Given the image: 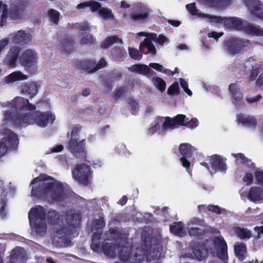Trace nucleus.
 <instances>
[{
  "mask_svg": "<svg viewBox=\"0 0 263 263\" xmlns=\"http://www.w3.org/2000/svg\"><path fill=\"white\" fill-rule=\"evenodd\" d=\"M152 82L154 85L161 92H163L166 89V83L162 78L158 77H153Z\"/></svg>",
  "mask_w": 263,
  "mask_h": 263,
  "instance_id": "39",
  "label": "nucleus"
},
{
  "mask_svg": "<svg viewBox=\"0 0 263 263\" xmlns=\"http://www.w3.org/2000/svg\"><path fill=\"white\" fill-rule=\"evenodd\" d=\"M95 42L96 40L92 35L87 34L82 37L80 43L81 45L93 44Z\"/></svg>",
  "mask_w": 263,
  "mask_h": 263,
  "instance_id": "48",
  "label": "nucleus"
},
{
  "mask_svg": "<svg viewBox=\"0 0 263 263\" xmlns=\"http://www.w3.org/2000/svg\"><path fill=\"white\" fill-rule=\"evenodd\" d=\"M126 91V88L125 87H120L118 88L114 94V98L116 100H118L122 96H123Z\"/></svg>",
  "mask_w": 263,
  "mask_h": 263,
  "instance_id": "52",
  "label": "nucleus"
},
{
  "mask_svg": "<svg viewBox=\"0 0 263 263\" xmlns=\"http://www.w3.org/2000/svg\"><path fill=\"white\" fill-rule=\"evenodd\" d=\"M95 226L97 227V230L100 231L103 230V228L105 226V223L103 218L96 219L95 220Z\"/></svg>",
  "mask_w": 263,
  "mask_h": 263,
  "instance_id": "58",
  "label": "nucleus"
},
{
  "mask_svg": "<svg viewBox=\"0 0 263 263\" xmlns=\"http://www.w3.org/2000/svg\"><path fill=\"white\" fill-rule=\"evenodd\" d=\"M36 183H39V184L33 186L31 190L33 196L49 204L63 202L66 200L67 195L63 185L53 178L45 174H41L31 182L32 184Z\"/></svg>",
  "mask_w": 263,
  "mask_h": 263,
  "instance_id": "2",
  "label": "nucleus"
},
{
  "mask_svg": "<svg viewBox=\"0 0 263 263\" xmlns=\"http://www.w3.org/2000/svg\"><path fill=\"white\" fill-rule=\"evenodd\" d=\"M259 68L252 69L251 72L250 76H249V80L250 81H253L256 80L257 76L259 74Z\"/></svg>",
  "mask_w": 263,
  "mask_h": 263,
  "instance_id": "60",
  "label": "nucleus"
},
{
  "mask_svg": "<svg viewBox=\"0 0 263 263\" xmlns=\"http://www.w3.org/2000/svg\"><path fill=\"white\" fill-rule=\"evenodd\" d=\"M82 216L80 212H76L73 210H69L65 214V223L57 231L59 234L68 239L77 237L78 229L81 226Z\"/></svg>",
  "mask_w": 263,
  "mask_h": 263,
  "instance_id": "3",
  "label": "nucleus"
},
{
  "mask_svg": "<svg viewBox=\"0 0 263 263\" xmlns=\"http://www.w3.org/2000/svg\"><path fill=\"white\" fill-rule=\"evenodd\" d=\"M46 215L47 221L49 224L54 226L58 224L60 219V215L57 211L50 209Z\"/></svg>",
  "mask_w": 263,
  "mask_h": 263,
  "instance_id": "25",
  "label": "nucleus"
},
{
  "mask_svg": "<svg viewBox=\"0 0 263 263\" xmlns=\"http://www.w3.org/2000/svg\"><path fill=\"white\" fill-rule=\"evenodd\" d=\"M74 40L71 36L63 39L61 42L63 51L66 54H70L73 50Z\"/></svg>",
  "mask_w": 263,
  "mask_h": 263,
  "instance_id": "30",
  "label": "nucleus"
},
{
  "mask_svg": "<svg viewBox=\"0 0 263 263\" xmlns=\"http://www.w3.org/2000/svg\"><path fill=\"white\" fill-rule=\"evenodd\" d=\"M183 224L181 222H174L170 226V230L171 233L175 235H179L183 231Z\"/></svg>",
  "mask_w": 263,
  "mask_h": 263,
  "instance_id": "40",
  "label": "nucleus"
},
{
  "mask_svg": "<svg viewBox=\"0 0 263 263\" xmlns=\"http://www.w3.org/2000/svg\"><path fill=\"white\" fill-rule=\"evenodd\" d=\"M107 65V62L104 59H101L97 64L95 63V70H97L105 67Z\"/></svg>",
  "mask_w": 263,
  "mask_h": 263,
  "instance_id": "61",
  "label": "nucleus"
},
{
  "mask_svg": "<svg viewBox=\"0 0 263 263\" xmlns=\"http://www.w3.org/2000/svg\"><path fill=\"white\" fill-rule=\"evenodd\" d=\"M179 152L182 157L190 158L192 156V153L195 149L189 143H183L179 145Z\"/></svg>",
  "mask_w": 263,
  "mask_h": 263,
  "instance_id": "26",
  "label": "nucleus"
},
{
  "mask_svg": "<svg viewBox=\"0 0 263 263\" xmlns=\"http://www.w3.org/2000/svg\"><path fill=\"white\" fill-rule=\"evenodd\" d=\"M20 61L25 69L30 74H34L36 70L37 57L36 53L33 50H26L20 57Z\"/></svg>",
  "mask_w": 263,
  "mask_h": 263,
  "instance_id": "8",
  "label": "nucleus"
},
{
  "mask_svg": "<svg viewBox=\"0 0 263 263\" xmlns=\"http://www.w3.org/2000/svg\"><path fill=\"white\" fill-rule=\"evenodd\" d=\"M234 251L238 259L242 261L245 259V253L246 252V246L243 243H240L234 246Z\"/></svg>",
  "mask_w": 263,
  "mask_h": 263,
  "instance_id": "34",
  "label": "nucleus"
},
{
  "mask_svg": "<svg viewBox=\"0 0 263 263\" xmlns=\"http://www.w3.org/2000/svg\"><path fill=\"white\" fill-rule=\"evenodd\" d=\"M251 44L248 40L233 37L225 40L223 47L229 54L234 55L243 52Z\"/></svg>",
  "mask_w": 263,
  "mask_h": 263,
  "instance_id": "5",
  "label": "nucleus"
},
{
  "mask_svg": "<svg viewBox=\"0 0 263 263\" xmlns=\"http://www.w3.org/2000/svg\"><path fill=\"white\" fill-rule=\"evenodd\" d=\"M27 79V77L26 75L24 74L22 72L17 71L9 74L7 77V81L10 83Z\"/></svg>",
  "mask_w": 263,
  "mask_h": 263,
  "instance_id": "36",
  "label": "nucleus"
},
{
  "mask_svg": "<svg viewBox=\"0 0 263 263\" xmlns=\"http://www.w3.org/2000/svg\"><path fill=\"white\" fill-rule=\"evenodd\" d=\"M75 66L77 69L88 73L95 72V62L92 60H85L77 61L75 63Z\"/></svg>",
  "mask_w": 263,
  "mask_h": 263,
  "instance_id": "19",
  "label": "nucleus"
},
{
  "mask_svg": "<svg viewBox=\"0 0 263 263\" xmlns=\"http://www.w3.org/2000/svg\"><path fill=\"white\" fill-rule=\"evenodd\" d=\"M229 90L233 99V103L235 105H241L243 103V93L240 87L237 83H232L229 86Z\"/></svg>",
  "mask_w": 263,
  "mask_h": 263,
  "instance_id": "15",
  "label": "nucleus"
},
{
  "mask_svg": "<svg viewBox=\"0 0 263 263\" xmlns=\"http://www.w3.org/2000/svg\"><path fill=\"white\" fill-rule=\"evenodd\" d=\"M206 232L204 230L197 227H191L188 230V234L190 236L201 239L205 236Z\"/></svg>",
  "mask_w": 263,
  "mask_h": 263,
  "instance_id": "35",
  "label": "nucleus"
},
{
  "mask_svg": "<svg viewBox=\"0 0 263 263\" xmlns=\"http://www.w3.org/2000/svg\"><path fill=\"white\" fill-rule=\"evenodd\" d=\"M123 43L122 40L118 36L112 35L107 36L101 44V47L103 49H107L115 43Z\"/></svg>",
  "mask_w": 263,
  "mask_h": 263,
  "instance_id": "29",
  "label": "nucleus"
},
{
  "mask_svg": "<svg viewBox=\"0 0 263 263\" xmlns=\"http://www.w3.org/2000/svg\"><path fill=\"white\" fill-rule=\"evenodd\" d=\"M187 159L189 158L185 157H181L180 158V161L182 164V165L186 170L189 169L191 166L190 162L187 160Z\"/></svg>",
  "mask_w": 263,
  "mask_h": 263,
  "instance_id": "62",
  "label": "nucleus"
},
{
  "mask_svg": "<svg viewBox=\"0 0 263 263\" xmlns=\"http://www.w3.org/2000/svg\"><path fill=\"white\" fill-rule=\"evenodd\" d=\"M248 34L255 36H263V29L260 26H256L252 24H249L243 28Z\"/></svg>",
  "mask_w": 263,
  "mask_h": 263,
  "instance_id": "28",
  "label": "nucleus"
},
{
  "mask_svg": "<svg viewBox=\"0 0 263 263\" xmlns=\"http://www.w3.org/2000/svg\"><path fill=\"white\" fill-rule=\"evenodd\" d=\"M199 124L198 120L196 118H192L191 120L188 121L187 119L185 120V126L189 128H196Z\"/></svg>",
  "mask_w": 263,
  "mask_h": 263,
  "instance_id": "54",
  "label": "nucleus"
},
{
  "mask_svg": "<svg viewBox=\"0 0 263 263\" xmlns=\"http://www.w3.org/2000/svg\"><path fill=\"white\" fill-rule=\"evenodd\" d=\"M21 48L18 46H12L5 58V63L10 67L16 66V62L19 58Z\"/></svg>",
  "mask_w": 263,
  "mask_h": 263,
  "instance_id": "14",
  "label": "nucleus"
},
{
  "mask_svg": "<svg viewBox=\"0 0 263 263\" xmlns=\"http://www.w3.org/2000/svg\"><path fill=\"white\" fill-rule=\"evenodd\" d=\"M103 230L100 231L97 230V232L93 233L91 239V248L95 252H98L100 249V239L102 234Z\"/></svg>",
  "mask_w": 263,
  "mask_h": 263,
  "instance_id": "27",
  "label": "nucleus"
},
{
  "mask_svg": "<svg viewBox=\"0 0 263 263\" xmlns=\"http://www.w3.org/2000/svg\"><path fill=\"white\" fill-rule=\"evenodd\" d=\"M186 8L191 14H197L198 10L196 7L195 3H193L186 5Z\"/></svg>",
  "mask_w": 263,
  "mask_h": 263,
  "instance_id": "56",
  "label": "nucleus"
},
{
  "mask_svg": "<svg viewBox=\"0 0 263 263\" xmlns=\"http://www.w3.org/2000/svg\"><path fill=\"white\" fill-rule=\"evenodd\" d=\"M254 176L257 184L263 187V170H257L254 173Z\"/></svg>",
  "mask_w": 263,
  "mask_h": 263,
  "instance_id": "53",
  "label": "nucleus"
},
{
  "mask_svg": "<svg viewBox=\"0 0 263 263\" xmlns=\"http://www.w3.org/2000/svg\"><path fill=\"white\" fill-rule=\"evenodd\" d=\"M146 260L147 263H161L159 257L157 256V252L155 254V251L146 255Z\"/></svg>",
  "mask_w": 263,
  "mask_h": 263,
  "instance_id": "46",
  "label": "nucleus"
},
{
  "mask_svg": "<svg viewBox=\"0 0 263 263\" xmlns=\"http://www.w3.org/2000/svg\"><path fill=\"white\" fill-rule=\"evenodd\" d=\"M10 16L13 19H19L23 15L26 8V2L17 0L11 4Z\"/></svg>",
  "mask_w": 263,
  "mask_h": 263,
  "instance_id": "12",
  "label": "nucleus"
},
{
  "mask_svg": "<svg viewBox=\"0 0 263 263\" xmlns=\"http://www.w3.org/2000/svg\"><path fill=\"white\" fill-rule=\"evenodd\" d=\"M8 18V6L4 5V10L2 11L1 18L0 21V26H3L6 25L7 23V19Z\"/></svg>",
  "mask_w": 263,
  "mask_h": 263,
  "instance_id": "51",
  "label": "nucleus"
},
{
  "mask_svg": "<svg viewBox=\"0 0 263 263\" xmlns=\"http://www.w3.org/2000/svg\"><path fill=\"white\" fill-rule=\"evenodd\" d=\"M208 210L216 214H220L221 213V208L218 205H209L207 206Z\"/></svg>",
  "mask_w": 263,
  "mask_h": 263,
  "instance_id": "59",
  "label": "nucleus"
},
{
  "mask_svg": "<svg viewBox=\"0 0 263 263\" xmlns=\"http://www.w3.org/2000/svg\"><path fill=\"white\" fill-rule=\"evenodd\" d=\"M25 250L23 248L17 247L14 248L10 255V260L11 262H14L21 258L24 253Z\"/></svg>",
  "mask_w": 263,
  "mask_h": 263,
  "instance_id": "37",
  "label": "nucleus"
},
{
  "mask_svg": "<svg viewBox=\"0 0 263 263\" xmlns=\"http://www.w3.org/2000/svg\"><path fill=\"white\" fill-rule=\"evenodd\" d=\"M224 26L228 28H234L236 30H241L243 24L241 20L236 17H226Z\"/></svg>",
  "mask_w": 263,
  "mask_h": 263,
  "instance_id": "22",
  "label": "nucleus"
},
{
  "mask_svg": "<svg viewBox=\"0 0 263 263\" xmlns=\"http://www.w3.org/2000/svg\"><path fill=\"white\" fill-rule=\"evenodd\" d=\"M99 14L104 19L111 18L113 17L111 10L107 8L100 9Z\"/></svg>",
  "mask_w": 263,
  "mask_h": 263,
  "instance_id": "49",
  "label": "nucleus"
},
{
  "mask_svg": "<svg viewBox=\"0 0 263 263\" xmlns=\"http://www.w3.org/2000/svg\"><path fill=\"white\" fill-rule=\"evenodd\" d=\"M22 92L32 99L38 92V86L36 82H30L22 85Z\"/></svg>",
  "mask_w": 263,
  "mask_h": 263,
  "instance_id": "18",
  "label": "nucleus"
},
{
  "mask_svg": "<svg viewBox=\"0 0 263 263\" xmlns=\"http://www.w3.org/2000/svg\"><path fill=\"white\" fill-rule=\"evenodd\" d=\"M214 246L217 249L218 257L223 261L228 259L227 244L222 237H215L213 240Z\"/></svg>",
  "mask_w": 263,
  "mask_h": 263,
  "instance_id": "11",
  "label": "nucleus"
},
{
  "mask_svg": "<svg viewBox=\"0 0 263 263\" xmlns=\"http://www.w3.org/2000/svg\"><path fill=\"white\" fill-rule=\"evenodd\" d=\"M89 7L92 12H96L101 9V5L100 3L94 1H90Z\"/></svg>",
  "mask_w": 263,
  "mask_h": 263,
  "instance_id": "57",
  "label": "nucleus"
},
{
  "mask_svg": "<svg viewBox=\"0 0 263 263\" xmlns=\"http://www.w3.org/2000/svg\"><path fill=\"white\" fill-rule=\"evenodd\" d=\"M8 106L10 109L4 112L5 119L11 121L17 127L24 124H31L35 122L36 125L45 127L49 124H52L55 119V116L50 111L40 112L36 111L33 114L24 111H34L35 105L32 104L27 99L21 97L15 98Z\"/></svg>",
  "mask_w": 263,
  "mask_h": 263,
  "instance_id": "1",
  "label": "nucleus"
},
{
  "mask_svg": "<svg viewBox=\"0 0 263 263\" xmlns=\"http://www.w3.org/2000/svg\"><path fill=\"white\" fill-rule=\"evenodd\" d=\"M172 118L175 128L181 126H185V120L186 119L185 115L179 114Z\"/></svg>",
  "mask_w": 263,
  "mask_h": 263,
  "instance_id": "41",
  "label": "nucleus"
},
{
  "mask_svg": "<svg viewBox=\"0 0 263 263\" xmlns=\"http://www.w3.org/2000/svg\"><path fill=\"white\" fill-rule=\"evenodd\" d=\"M102 251L106 255H112L114 254V248L112 246L107 242H105L102 245Z\"/></svg>",
  "mask_w": 263,
  "mask_h": 263,
  "instance_id": "50",
  "label": "nucleus"
},
{
  "mask_svg": "<svg viewBox=\"0 0 263 263\" xmlns=\"http://www.w3.org/2000/svg\"><path fill=\"white\" fill-rule=\"evenodd\" d=\"M179 87L178 82H174L168 87L167 93L170 96L177 95L179 93Z\"/></svg>",
  "mask_w": 263,
  "mask_h": 263,
  "instance_id": "44",
  "label": "nucleus"
},
{
  "mask_svg": "<svg viewBox=\"0 0 263 263\" xmlns=\"http://www.w3.org/2000/svg\"><path fill=\"white\" fill-rule=\"evenodd\" d=\"M92 172L90 167L84 163L77 164L72 171L73 177L79 183L88 185Z\"/></svg>",
  "mask_w": 263,
  "mask_h": 263,
  "instance_id": "9",
  "label": "nucleus"
},
{
  "mask_svg": "<svg viewBox=\"0 0 263 263\" xmlns=\"http://www.w3.org/2000/svg\"><path fill=\"white\" fill-rule=\"evenodd\" d=\"M126 54V51L122 47L119 46L114 47L111 50V55L113 58L117 61H123Z\"/></svg>",
  "mask_w": 263,
  "mask_h": 263,
  "instance_id": "33",
  "label": "nucleus"
},
{
  "mask_svg": "<svg viewBox=\"0 0 263 263\" xmlns=\"http://www.w3.org/2000/svg\"><path fill=\"white\" fill-rule=\"evenodd\" d=\"M233 231L235 235L241 239H249L252 237L251 232L247 229L235 227Z\"/></svg>",
  "mask_w": 263,
  "mask_h": 263,
  "instance_id": "31",
  "label": "nucleus"
},
{
  "mask_svg": "<svg viewBox=\"0 0 263 263\" xmlns=\"http://www.w3.org/2000/svg\"><path fill=\"white\" fill-rule=\"evenodd\" d=\"M85 140L79 141L78 138L71 137L68 143V149L73 154H81V160L87 162V152L85 149Z\"/></svg>",
  "mask_w": 263,
  "mask_h": 263,
  "instance_id": "10",
  "label": "nucleus"
},
{
  "mask_svg": "<svg viewBox=\"0 0 263 263\" xmlns=\"http://www.w3.org/2000/svg\"><path fill=\"white\" fill-rule=\"evenodd\" d=\"M175 128L173 118L170 117L165 118V121L162 124V129L163 130H167V129H174Z\"/></svg>",
  "mask_w": 263,
  "mask_h": 263,
  "instance_id": "43",
  "label": "nucleus"
},
{
  "mask_svg": "<svg viewBox=\"0 0 263 263\" xmlns=\"http://www.w3.org/2000/svg\"><path fill=\"white\" fill-rule=\"evenodd\" d=\"M209 7L215 8H223L231 4V0H203Z\"/></svg>",
  "mask_w": 263,
  "mask_h": 263,
  "instance_id": "24",
  "label": "nucleus"
},
{
  "mask_svg": "<svg viewBox=\"0 0 263 263\" xmlns=\"http://www.w3.org/2000/svg\"><path fill=\"white\" fill-rule=\"evenodd\" d=\"M31 40L29 34L25 32V31H18L13 37V42L15 44L24 45L27 43L28 41Z\"/></svg>",
  "mask_w": 263,
  "mask_h": 263,
  "instance_id": "23",
  "label": "nucleus"
},
{
  "mask_svg": "<svg viewBox=\"0 0 263 263\" xmlns=\"http://www.w3.org/2000/svg\"><path fill=\"white\" fill-rule=\"evenodd\" d=\"M49 20L54 24H58L60 19V13L53 9H50L48 12Z\"/></svg>",
  "mask_w": 263,
  "mask_h": 263,
  "instance_id": "42",
  "label": "nucleus"
},
{
  "mask_svg": "<svg viewBox=\"0 0 263 263\" xmlns=\"http://www.w3.org/2000/svg\"><path fill=\"white\" fill-rule=\"evenodd\" d=\"M129 54L132 59L139 60L142 57V54L141 51L134 48H128Z\"/></svg>",
  "mask_w": 263,
  "mask_h": 263,
  "instance_id": "47",
  "label": "nucleus"
},
{
  "mask_svg": "<svg viewBox=\"0 0 263 263\" xmlns=\"http://www.w3.org/2000/svg\"><path fill=\"white\" fill-rule=\"evenodd\" d=\"M252 14L263 21V4L259 0H243Z\"/></svg>",
  "mask_w": 263,
  "mask_h": 263,
  "instance_id": "13",
  "label": "nucleus"
},
{
  "mask_svg": "<svg viewBox=\"0 0 263 263\" xmlns=\"http://www.w3.org/2000/svg\"><path fill=\"white\" fill-rule=\"evenodd\" d=\"M204 16L210 20V22H214L216 23H222L224 25V21L226 17H222L220 16L212 15L209 14H204Z\"/></svg>",
  "mask_w": 263,
  "mask_h": 263,
  "instance_id": "45",
  "label": "nucleus"
},
{
  "mask_svg": "<svg viewBox=\"0 0 263 263\" xmlns=\"http://www.w3.org/2000/svg\"><path fill=\"white\" fill-rule=\"evenodd\" d=\"M138 249L134 250V246L132 245L126 244L121 247L119 253L120 260L124 262L128 263H141L143 258L138 254Z\"/></svg>",
  "mask_w": 263,
  "mask_h": 263,
  "instance_id": "7",
  "label": "nucleus"
},
{
  "mask_svg": "<svg viewBox=\"0 0 263 263\" xmlns=\"http://www.w3.org/2000/svg\"><path fill=\"white\" fill-rule=\"evenodd\" d=\"M148 17V12L144 10L141 12H132L130 14V17L134 22L143 21Z\"/></svg>",
  "mask_w": 263,
  "mask_h": 263,
  "instance_id": "38",
  "label": "nucleus"
},
{
  "mask_svg": "<svg viewBox=\"0 0 263 263\" xmlns=\"http://www.w3.org/2000/svg\"><path fill=\"white\" fill-rule=\"evenodd\" d=\"M153 44L152 42L149 39L145 38L144 41L140 44V48L142 49L144 48H147L149 46Z\"/></svg>",
  "mask_w": 263,
  "mask_h": 263,
  "instance_id": "64",
  "label": "nucleus"
},
{
  "mask_svg": "<svg viewBox=\"0 0 263 263\" xmlns=\"http://www.w3.org/2000/svg\"><path fill=\"white\" fill-rule=\"evenodd\" d=\"M232 156L236 159L239 160L240 162L244 165H246L248 167L254 169L255 168V164L251 162V160L246 157L242 153L232 154Z\"/></svg>",
  "mask_w": 263,
  "mask_h": 263,
  "instance_id": "32",
  "label": "nucleus"
},
{
  "mask_svg": "<svg viewBox=\"0 0 263 263\" xmlns=\"http://www.w3.org/2000/svg\"><path fill=\"white\" fill-rule=\"evenodd\" d=\"M4 141L0 142V157L4 156L9 150H16L19 143L16 134L10 129L5 128L3 132Z\"/></svg>",
  "mask_w": 263,
  "mask_h": 263,
  "instance_id": "6",
  "label": "nucleus"
},
{
  "mask_svg": "<svg viewBox=\"0 0 263 263\" xmlns=\"http://www.w3.org/2000/svg\"><path fill=\"white\" fill-rule=\"evenodd\" d=\"M46 213L44 208L39 205L31 208L28 214L31 227L40 236L45 235L47 231Z\"/></svg>",
  "mask_w": 263,
  "mask_h": 263,
  "instance_id": "4",
  "label": "nucleus"
},
{
  "mask_svg": "<svg viewBox=\"0 0 263 263\" xmlns=\"http://www.w3.org/2000/svg\"><path fill=\"white\" fill-rule=\"evenodd\" d=\"M237 121L239 124L253 128L255 127L257 124L256 119L254 117L246 116L241 114L237 115Z\"/></svg>",
  "mask_w": 263,
  "mask_h": 263,
  "instance_id": "21",
  "label": "nucleus"
},
{
  "mask_svg": "<svg viewBox=\"0 0 263 263\" xmlns=\"http://www.w3.org/2000/svg\"><path fill=\"white\" fill-rule=\"evenodd\" d=\"M210 161L213 170L220 172H225L226 171V164L220 155L215 154L211 156Z\"/></svg>",
  "mask_w": 263,
  "mask_h": 263,
  "instance_id": "16",
  "label": "nucleus"
},
{
  "mask_svg": "<svg viewBox=\"0 0 263 263\" xmlns=\"http://www.w3.org/2000/svg\"><path fill=\"white\" fill-rule=\"evenodd\" d=\"M128 70L144 76H150L154 72V71L149 68V66L142 64L133 65L128 68Z\"/></svg>",
  "mask_w": 263,
  "mask_h": 263,
  "instance_id": "20",
  "label": "nucleus"
},
{
  "mask_svg": "<svg viewBox=\"0 0 263 263\" xmlns=\"http://www.w3.org/2000/svg\"><path fill=\"white\" fill-rule=\"evenodd\" d=\"M242 181L247 185H251L253 181V175L251 173H246L242 178Z\"/></svg>",
  "mask_w": 263,
  "mask_h": 263,
  "instance_id": "55",
  "label": "nucleus"
},
{
  "mask_svg": "<svg viewBox=\"0 0 263 263\" xmlns=\"http://www.w3.org/2000/svg\"><path fill=\"white\" fill-rule=\"evenodd\" d=\"M154 68L158 71L163 72L164 69L162 65L156 63H152L149 64V68Z\"/></svg>",
  "mask_w": 263,
  "mask_h": 263,
  "instance_id": "63",
  "label": "nucleus"
},
{
  "mask_svg": "<svg viewBox=\"0 0 263 263\" xmlns=\"http://www.w3.org/2000/svg\"><path fill=\"white\" fill-rule=\"evenodd\" d=\"M248 199L253 202L263 200V189L260 186H252L248 193Z\"/></svg>",
  "mask_w": 263,
  "mask_h": 263,
  "instance_id": "17",
  "label": "nucleus"
}]
</instances>
